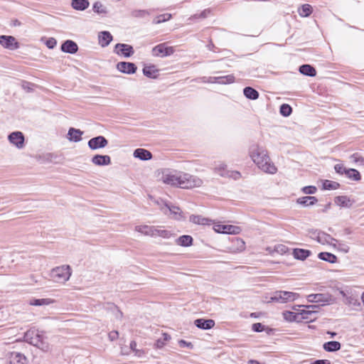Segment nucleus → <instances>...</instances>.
Wrapping results in <instances>:
<instances>
[{
    "mask_svg": "<svg viewBox=\"0 0 364 364\" xmlns=\"http://www.w3.org/2000/svg\"><path fill=\"white\" fill-rule=\"evenodd\" d=\"M164 345H165V342L164 341H162L161 338H159L156 341V348H161L164 347Z\"/></svg>",
    "mask_w": 364,
    "mask_h": 364,
    "instance_id": "62",
    "label": "nucleus"
},
{
    "mask_svg": "<svg viewBox=\"0 0 364 364\" xmlns=\"http://www.w3.org/2000/svg\"><path fill=\"white\" fill-rule=\"evenodd\" d=\"M142 71L143 74L149 78L156 79L158 76L159 70L154 65L144 66Z\"/></svg>",
    "mask_w": 364,
    "mask_h": 364,
    "instance_id": "29",
    "label": "nucleus"
},
{
    "mask_svg": "<svg viewBox=\"0 0 364 364\" xmlns=\"http://www.w3.org/2000/svg\"><path fill=\"white\" fill-rule=\"evenodd\" d=\"M54 302V300L50 298L46 299H31L29 300V304L31 306H48Z\"/></svg>",
    "mask_w": 364,
    "mask_h": 364,
    "instance_id": "30",
    "label": "nucleus"
},
{
    "mask_svg": "<svg viewBox=\"0 0 364 364\" xmlns=\"http://www.w3.org/2000/svg\"><path fill=\"white\" fill-rule=\"evenodd\" d=\"M24 341L36 347L43 353L51 350V346L48 342V338L46 332L36 328L28 330L23 336Z\"/></svg>",
    "mask_w": 364,
    "mask_h": 364,
    "instance_id": "3",
    "label": "nucleus"
},
{
    "mask_svg": "<svg viewBox=\"0 0 364 364\" xmlns=\"http://www.w3.org/2000/svg\"><path fill=\"white\" fill-rule=\"evenodd\" d=\"M90 5L88 0H72V7L77 11H84L88 8Z\"/></svg>",
    "mask_w": 364,
    "mask_h": 364,
    "instance_id": "31",
    "label": "nucleus"
},
{
    "mask_svg": "<svg viewBox=\"0 0 364 364\" xmlns=\"http://www.w3.org/2000/svg\"><path fill=\"white\" fill-rule=\"evenodd\" d=\"M311 364H331L328 360H316Z\"/></svg>",
    "mask_w": 364,
    "mask_h": 364,
    "instance_id": "61",
    "label": "nucleus"
},
{
    "mask_svg": "<svg viewBox=\"0 0 364 364\" xmlns=\"http://www.w3.org/2000/svg\"><path fill=\"white\" fill-rule=\"evenodd\" d=\"M118 332L116 331H112L109 333V338L111 341H114L118 338Z\"/></svg>",
    "mask_w": 364,
    "mask_h": 364,
    "instance_id": "60",
    "label": "nucleus"
},
{
    "mask_svg": "<svg viewBox=\"0 0 364 364\" xmlns=\"http://www.w3.org/2000/svg\"><path fill=\"white\" fill-rule=\"evenodd\" d=\"M249 154L254 163L262 171L274 174L277 172L276 166L270 162L267 152L258 144H254L250 146Z\"/></svg>",
    "mask_w": 364,
    "mask_h": 364,
    "instance_id": "2",
    "label": "nucleus"
},
{
    "mask_svg": "<svg viewBox=\"0 0 364 364\" xmlns=\"http://www.w3.org/2000/svg\"><path fill=\"white\" fill-rule=\"evenodd\" d=\"M309 302H326L328 301L327 296L323 294H312L307 296Z\"/></svg>",
    "mask_w": 364,
    "mask_h": 364,
    "instance_id": "36",
    "label": "nucleus"
},
{
    "mask_svg": "<svg viewBox=\"0 0 364 364\" xmlns=\"http://www.w3.org/2000/svg\"><path fill=\"white\" fill-rule=\"evenodd\" d=\"M71 270L69 265L58 267L53 269V277L59 282H65L70 279Z\"/></svg>",
    "mask_w": 364,
    "mask_h": 364,
    "instance_id": "5",
    "label": "nucleus"
},
{
    "mask_svg": "<svg viewBox=\"0 0 364 364\" xmlns=\"http://www.w3.org/2000/svg\"><path fill=\"white\" fill-rule=\"evenodd\" d=\"M154 231V237L159 236V237H161L164 238H169L172 235L171 232L166 230H161V229L155 228Z\"/></svg>",
    "mask_w": 364,
    "mask_h": 364,
    "instance_id": "42",
    "label": "nucleus"
},
{
    "mask_svg": "<svg viewBox=\"0 0 364 364\" xmlns=\"http://www.w3.org/2000/svg\"><path fill=\"white\" fill-rule=\"evenodd\" d=\"M350 159L355 163H360V164L364 165V158L360 156L358 153L350 155Z\"/></svg>",
    "mask_w": 364,
    "mask_h": 364,
    "instance_id": "52",
    "label": "nucleus"
},
{
    "mask_svg": "<svg viewBox=\"0 0 364 364\" xmlns=\"http://www.w3.org/2000/svg\"><path fill=\"white\" fill-rule=\"evenodd\" d=\"M92 9L97 14L106 13V11L105 10L103 5L99 1H97L93 4Z\"/></svg>",
    "mask_w": 364,
    "mask_h": 364,
    "instance_id": "49",
    "label": "nucleus"
},
{
    "mask_svg": "<svg viewBox=\"0 0 364 364\" xmlns=\"http://www.w3.org/2000/svg\"><path fill=\"white\" fill-rule=\"evenodd\" d=\"M26 361V356L18 352H13L11 353L9 358L10 364H25Z\"/></svg>",
    "mask_w": 364,
    "mask_h": 364,
    "instance_id": "23",
    "label": "nucleus"
},
{
    "mask_svg": "<svg viewBox=\"0 0 364 364\" xmlns=\"http://www.w3.org/2000/svg\"><path fill=\"white\" fill-rule=\"evenodd\" d=\"M274 250L277 253H279L281 255H284V254L287 252L288 247L286 245H278L275 246Z\"/></svg>",
    "mask_w": 364,
    "mask_h": 364,
    "instance_id": "53",
    "label": "nucleus"
},
{
    "mask_svg": "<svg viewBox=\"0 0 364 364\" xmlns=\"http://www.w3.org/2000/svg\"><path fill=\"white\" fill-rule=\"evenodd\" d=\"M335 203L343 208H350L353 201L346 196H339L334 198Z\"/></svg>",
    "mask_w": 364,
    "mask_h": 364,
    "instance_id": "24",
    "label": "nucleus"
},
{
    "mask_svg": "<svg viewBox=\"0 0 364 364\" xmlns=\"http://www.w3.org/2000/svg\"><path fill=\"white\" fill-rule=\"evenodd\" d=\"M116 68L119 72L129 75L135 73L137 70V67L134 63L125 61L119 62Z\"/></svg>",
    "mask_w": 364,
    "mask_h": 364,
    "instance_id": "12",
    "label": "nucleus"
},
{
    "mask_svg": "<svg viewBox=\"0 0 364 364\" xmlns=\"http://www.w3.org/2000/svg\"><path fill=\"white\" fill-rule=\"evenodd\" d=\"M345 175L352 181H358L361 178L360 172L355 168H348Z\"/></svg>",
    "mask_w": 364,
    "mask_h": 364,
    "instance_id": "38",
    "label": "nucleus"
},
{
    "mask_svg": "<svg viewBox=\"0 0 364 364\" xmlns=\"http://www.w3.org/2000/svg\"><path fill=\"white\" fill-rule=\"evenodd\" d=\"M312 11H313L312 6L308 4L301 5V6L298 10L299 14L301 17L309 16L311 14Z\"/></svg>",
    "mask_w": 364,
    "mask_h": 364,
    "instance_id": "37",
    "label": "nucleus"
},
{
    "mask_svg": "<svg viewBox=\"0 0 364 364\" xmlns=\"http://www.w3.org/2000/svg\"><path fill=\"white\" fill-rule=\"evenodd\" d=\"M161 210L165 214H168V212L171 215L173 219L181 220L183 218L182 212L181 209L178 206L168 205L167 203L164 204V206L161 208Z\"/></svg>",
    "mask_w": 364,
    "mask_h": 364,
    "instance_id": "14",
    "label": "nucleus"
},
{
    "mask_svg": "<svg viewBox=\"0 0 364 364\" xmlns=\"http://www.w3.org/2000/svg\"><path fill=\"white\" fill-rule=\"evenodd\" d=\"M323 348L327 352H336L341 349V344L338 341H331L324 343Z\"/></svg>",
    "mask_w": 364,
    "mask_h": 364,
    "instance_id": "28",
    "label": "nucleus"
},
{
    "mask_svg": "<svg viewBox=\"0 0 364 364\" xmlns=\"http://www.w3.org/2000/svg\"><path fill=\"white\" fill-rule=\"evenodd\" d=\"M336 243V247L338 250L343 252H345V253H347L349 252V247L344 244L343 242H340L338 240V242H335Z\"/></svg>",
    "mask_w": 364,
    "mask_h": 364,
    "instance_id": "47",
    "label": "nucleus"
},
{
    "mask_svg": "<svg viewBox=\"0 0 364 364\" xmlns=\"http://www.w3.org/2000/svg\"><path fill=\"white\" fill-rule=\"evenodd\" d=\"M318 305H309L306 306V309H303L299 312L300 320L312 322L316 318V315L318 314Z\"/></svg>",
    "mask_w": 364,
    "mask_h": 364,
    "instance_id": "6",
    "label": "nucleus"
},
{
    "mask_svg": "<svg viewBox=\"0 0 364 364\" xmlns=\"http://www.w3.org/2000/svg\"><path fill=\"white\" fill-rule=\"evenodd\" d=\"M298 297L296 293L287 291H277L270 297L271 301L284 304L288 301H294Z\"/></svg>",
    "mask_w": 364,
    "mask_h": 364,
    "instance_id": "4",
    "label": "nucleus"
},
{
    "mask_svg": "<svg viewBox=\"0 0 364 364\" xmlns=\"http://www.w3.org/2000/svg\"><path fill=\"white\" fill-rule=\"evenodd\" d=\"M318 257L323 261L328 262L331 264H334L337 262V257L330 252H323L318 255Z\"/></svg>",
    "mask_w": 364,
    "mask_h": 364,
    "instance_id": "34",
    "label": "nucleus"
},
{
    "mask_svg": "<svg viewBox=\"0 0 364 364\" xmlns=\"http://www.w3.org/2000/svg\"><path fill=\"white\" fill-rule=\"evenodd\" d=\"M171 339V336L167 333H163V341L165 342Z\"/></svg>",
    "mask_w": 364,
    "mask_h": 364,
    "instance_id": "64",
    "label": "nucleus"
},
{
    "mask_svg": "<svg viewBox=\"0 0 364 364\" xmlns=\"http://www.w3.org/2000/svg\"><path fill=\"white\" fill-rule=\"evenodd\" d=\"M318 199L315 196H303L296 199V203L304 207H308L315 205Z\"/></svg>",
    "mask_w": 364,
    "mask_h": 364,
    "instance_id": "21",
    "label": "nucleus"
},
{
    "mask_svg": "<svg viewBox=\"0 0 364 364\" xmlns=\"http://www.w3.org/2000/svg\"><path fill=\"white\" fill-rule=\"evenodd\" d=\"M148 14V12L145 10H136L134 11V16L136 17H143Z\"/></svg>",
    "mask_w": 364,
    "mask_h": 364,
    "instance_id": "57",
    "label": "nucleus"
},
{
    "mask_svg": "<svg viewBox=\"0 0 364 364\" xmlns=\"http://www.w3.org/2000/svg\"><path fill=\"white\" fill-rule=\"evenodd\" d=\"M60 49L64 53L75 54L78 50V46L75 41L72 40H66L62 43Z\"/></svg>",
    "mask_w": 364,
    "mask_h": 364,
    "instance_id": "16",
    "label": "nucleus"
},
{
    "mask_svg": "<svg viewBox=\"0 0 364 364\" xmlns=\"http://www.w3.org/2000/svg\"><path fill=\"white\" fill-rule=\"evenodd\" d=\"M155 227L148 226V225H138L136 226L135 229L137 232L143 233L146 235H149L151 237L154 236V230Z\"/></svg>",
    "mask_w": 364,
    "mask_h": 364,
    "instance_id": "35",
    "label": "nucleus"
},
{
    "mask_svg": "<svg viewBox=\"0 0 364 364\" xmlns=\"http://www.w3.org/2000/svg\"><path fill=\"white\" fill-rule=\"evenodd\" d=\"M292 255L295 259L303 261L311 255V252L309 250L295 248Z\"/></svg>",
    "mask_w": 364,
    "mask_h": 364,
    "instance_id": "22",
    "label": "nucleus"
},
{
    "mask_svg": "<svg viewBox=\"0 0 364 364\" xmlns=\"http://www.w3.org/2000/svg\"><path fill=\"white\" fill-rule=\"evenodd\" d=\"M211 82H216L219 84H230L235 81V77L232 75H228L225 76L210 77Z\"/></svg>",
    "mask_w": 364,
    "mask_h": 364,
    "instance_id": "27",
    "label": "nucleus"
},
{
    "mask_svg": "<svg viewBox=\"0 0 364 364\" xmlns=\"http://www.w3.org/2000/svg\"><path fill=\"white\" fill-rule=\"evenodd\" d=\"M245 97L249 100H255L259 97V92L252 87H245L243 89Z\"/></svg>",
    "mask_w": 364,
    "mask_h": 364,
    "instance_id": "32",
    "label": "nucleus"
},
{
    "mask_svg": "<svg viewBox=\"0 0 364 364\" xmlns=\"http://www.w3.org/2000/svg\"><path fill=\"white\" fill-rule=\"evenodd\" d=\"M235 243L237 245V250L242 251L245 247V242L240 238H236Z\"/></svg>",
    "mask_w": 364,
    "mask_h": 364,
    "instance_id": "56",
    "label": "nucleus"
},
{
    "mask_svg": "<svg viewBox=\"0 0 364 364\" xmlns=\"http://www.w3.org/2000/svg\"><path fill=\"white\" fill-rule=\"evenodd\" d=\"M179 345L181 347H188V348H191L193 347V345L191 343L187 342L184 340H181L179 341Z\"/></svg>",
    "mask_w": 364,
    "mask_h": 364,
    "instance_id": "58",
    "label": "nucleus"
},
{
    "mask_svg": "<svg viewBox=\"0 0 364 364\" xmlns=\"http://www.w3.org/2000/svg\"><path fill=\"white\" fill-rule=\"evenodd\" d=\"M10 143L15 145L18 149H22L24 146V136L21 132H14L8 136Z\"/></svg>",
    "mask_w": 364,
    "mask_h": 364,
    "instance_id": "13",
    "label": "nucleus"
},
{
    "mask_svg": "<svg viewBox=\"0 0 364 364\" xmlns=\"http://www.w3.org/2000/svg\"><path fill=\"white\" fill-rule=\"evenodd\" d=\"M317 237L316 240L322 245H330L333 247H336V244H333V242H338V240L332 237L329 234H327L323 231L320 233H316Z\"/></svg>",
    "mask_w": 364,
    "mask_h": 364,
    "instance_id": "15",
    "label": "nucleus"
},
{
    "mask_svg": "<svg viewBox=\"0 0 364 364\" xmlns=\"http://www.w3.org/2000/svg\"><path fill=\"white\" fill-rule=\"evenodd\" d=\"M227 165L221 163L218 164L215 168V171L216 173H218L221 176H226V173H228L226 171Z\"/></svg>",
    "mask_w": 364,
    "mask_h": 364,
    "instance_id": "45",
    "label": "nucleus"
},
{
    "mask_svg": "<svg viewBox=\"0 0 364 364\" xmlns=\"http://www.w3.org/2000/svg\"><path fill=\"white\" fill-rule=\"evenodd\" d=\"M321 232V230H311L309 231L310 237L312 239L316 240L317 237V235H318L316 233H320Z\"/></svg>",
    "mask_w": 364,
    "mask_h": 364,
    "instance_id": "59",
    "label": "nucleus"
},
{
    "mask_svg": "<svg viewBox=\"0 0 364 364\" xmlns=\"http://www.w3.org/2000/svg\"><path fill=\"white\" fill-rule=\"evenodd\" d=\"M171 14H161V15L156 16L154 19L153 23L155 24H158V23L168 21L171 19Z\"/></svg>",
    "mask_w": 364,
    "mask_h": 364,
    "instance_id": "44",
    "label": "nucleus"
},
{
    "mask_svg": "<svg viewBox=\"0 0 364 364\" xmlns=\"http://www.w3.org/2000/svg\"><path fill=\"white\" fill-rule=\"evenodd\" d=\"M190 221L198 225H205L208 219L203 218L200 215H191L190 216Z\"/></svg>",
    "mask_w": 364,
    "mask_h": 364,
    "instance_id": "41",
    "label": "nucleus"
},
{
    "mask_svg": "<svg viewBox=\"0 0 364 364\" xmlns=\"http://www.w3.org/2000/svg\"><path fill=\"white\" fill-rule=\"evenodd\" d=\"M112 39V36L109 31H101L98 34L99 43L103 48L107 47Z\"/></svg>",
    "mask_w": 364,
    "mask_h": 364,
    "instance_id": "20",
    "label": "nucleus"
},
{
    "mask_svg": "<svg viewBox=\"0 0 364 364\" xmlns=\"http://www.w3.org/2000/svg\"><path fill=\"white\" fill-rule=\"evenodd\" d=\"M107 144L108 140L101 135L90 139L87 142L88 147L92 150L105 148Z\"/></svg>",
    "mask_w": 364,
    "mask_h": 364,
    "instance_id": "10",
    "label": "nucleus"
},
{
    "mask_svg": "<svg viewBox=\"0 0 364 364\" xmlns=\"http://www.w3.org/2000/svg\"><path fill=\"white\" fill-rule=\"evenodd\" d=\"M21 22L17 19L12 21V25L14 26H21Z\"/></svg>",
    "mask_w": 364,
    "mask_h": 364,
    "instance_id": "63",
    "label": "nucleus"
},
{
    "mask_svg": "<svg viewBox=\"0 0 364 364\" xmlns=\"http://www.w3.org/2000/svg\"><path fill=\"white\" fill-rule=\"evenodd\" d=\"M226 176L232 177L235 180H238L241 178V173L239 171H231L230 173L228 172L226 173Z\"/></svg>",
    "mask_w": 364,
    "mask_h": 364,
    "instance_id": "54",
    "label": "nucleus"
},
{
    "mask_svg": "<svg viewBox=\"0 0 364 364\" xmlns=\"http://www.w3.org/2000/svg\"><path fill=\"white\" fill-rule=\"evenodd\" d=\"M279 112L283 117H289L292 112V108L288 104H282L280 106Z\"/></svg>",
    "mask_w": 364,
    "mask_h": 364,
    "instance_id": "43",
    "label": "nucleus"
},
{
    "mask_svg": "<svg viewBox=\"0 0 364 364\" xmlns=\"http://www.w3.org/2000/svg\"><path fill=\"white\" fill-rule=\"evenodd\" d=\"M213 228L215 232L223 234L237 235L239 234L241 231V228L240 227L232 225L218 224L215 225Z\"/></svg>",
    "mask_w": 364,
    "mask_h": 364,
    "instance_id": "9",
    "label": "nucleus"
},
{
    "mask_svg": "<svg viewBox=\"0 0 364 364\" xmlns=\"http://www.w3.org/2000/svg\"><path fill=\"white\" fill-rule=\"evenodd\" d=\"M0 45L2 46L4 48L11 50H16L20 47L19 43L14 36L6 35L0 36Z\"/></svg>",
    "mask_w": 364,
    "mask_h": 364,
    "instance_id": "8",
    "label": "nucleus"
},
{
    "mask_svg": "<svg viewBox=\"0 0 364 364\" xmlns=\"http://www.w3.org/2000/svg\"><path fill=\"white\" fill-rule=\"evenodd\" d=\"M340 186L339 183L330 180H324L322 183V188L323 190H336L340 188Z\"/></svg>",
    "mask_w": 364,
    "mask_h": 364,
    "instance_id": "39",
    "label": "nucleus"
},
{
    "mask_svg": "<svg viewBox=\"0 0 364 364\" xmlns=\"http://www.w3.org/2000/svg\"><path fill=\"white\" fill-rule=\"evenodd\" d=\"M299 71L304 75L309 77H314L316 75V70L312 65L309 64H304L299 66Z\"/></svg>",
    "mask_w": 364,
    "mask_h": 364,
    "instance_id": "26",
    "label": "nucleus"
},
{
    "mask_svg": "<svg viewBox=\"0 0 364 364\" xmlns=\"http://www.w3.org/2000/svg\"><path fill=\"white\" fill-rule=\"evenodd\" d=\"M114 52L117 55H122L125 58H129L134 53V48L132 46L125 43H117L114 47Z\"/></svg>",
    "mask_w": 364,
    "mask_h": 364,
    "instance_id": "11",
    "label": "nucleus"
},
{
    "mask_svg": "<svg viewBox=\"0 0 364 364\" xmlns=\"http://www.w3.org/2000/svg\"><path fill=\"white\" fill-rule=\"evenodd\" d=\"M133 156L134 158L142 161H148L152 159L153 155L151 151L147 149L138 148L134 151Z\"/></svg>",
    "mask_w": 364,
    "mask_h": 364,
    "instance_id": "18",
    "label": "nucleus"
},
{
    "mask_svg": "<svg viewBox=\"0 0 364 364\" xmlns=\"http://www.w3.org/2000/svg\"><path fill=\"white\" fill-rule=\"evenodd\" d=\"M175 50L171 46H166L165 43H160L152 48V55L157 57L171 55Z\"/></svg>",
    "mask_w": 364,
    "mask_h": 364,
    "instance_id": "7",
    "label": "nucleus"
},
{
    "mask_svg": "<svg viewBox=\"0 0 364 364\" xmlns=\"http://www.w3.org/2000/svg\"><path fill=\"white\" fill-rule=\"evenodd\" d=\"M252 330L257 333L262 332L265 330V326L261 323H255L252 325Z\"/></svg>",
    "mask_w": 364,
    "mask_h": 364,
    "instance_id": "51",
    "label": "nucleus"
},
{
    "mask_svg": "<svg viewBox=\"0 0 364 364\" xmlns=\"http://www.w3.org/2000/svg\"><path fill=\"white\" fill-rule=\"evenodd\" d=\"M161 181L168 185L188 189L200 187L203 183L202 180L197 176L171 169L162 171Z\"/></svg>",
    "mask_w": 364,
    "mask_h": 364,
    "instance_id": "1",
    "label": "nucleus"
},
{
    "mask_svg": "<svg viewBox=\"0 0 364 364\" xmlns=\"http://www.w3.org/2000/svg\"><path fill=\"white\" fill-rule=\"evenodd\" d=\"M301 191L306 195L314 194L317 191V188L314 186H307L303 187Z\"/></svg>",
    "mask_w": 364,
    "mask_h": 364,
    "instance_id": "46",
    "label": "nucleus"
},
{
    "mask_svg": "<svg viewBox=\"0 0 364 364\" xmlns=\"http://www.w3.org/2000/svg\"><path fill=\"white\" fill-rule=\"evenodd\" d=\"M284 318L289 321H300V316L299 313H294L291 311H284L283 313Z\"/></svg>",
    "mask_w": 364,
    "mask_h": 364,
    "instance_id": "40",
    "label": "nucleus"
},
{
    "mask_svg": "<svg viewBox=\"0 0 364 364\" xmlns=\"http://www.w3.org/2000/svg\"><path fill=\"white\" fill-rule=\"evenodd\" d=\"M193 237L191 235H183L176 240L177 245L182 247H189L193 244Z\"/></svg>",
    "mask_w": 364,
    "mask_h": 364,
    "instance_id": "33",
    "label": "nucleus"
},
{
    "mask_svg": "<svg viewBox=\"0 0 364 364\" xmlns=\"http://www.w3.org/2000/svg\"><path fill=\"white\" fill-rule=\"evenodd\" d=\"M91 161L93 164L99 166H108L111 164V158L108 155L96 154L92 156Z\"/></svg>",
    "mask_w": 364,
    "mask_h": 364,
    "instance_id": "17",
    "label": "nucleus"
},
{
    "mask_svg": "<svg viewBox=\"0 0 364 364\" xmlns=\"http://www.w3.org/2000/svg\"><path fill=\"white\" fill-rule=\"evenodd\" d=\"M210 13H211L210 9H205L202 12H200L199 14H196L193 15L190 18V19L199 18H205Z\"/></svg>",
    "mask_w": 364,
    "mask_h": 364,
    "instance_id": "48",
    "label": "nucleus"
},
{
    "mask_svg": "<svg viewBox=\"0 0 364 364\" xmlns=\"http://www.w3.org/2000/svg\"><path fill=\"white\" fill-rule=\"evenodd\" d=\"M196 327L203 330H209L214 327L215 321L213 319L198 318L194 321Z\"/></svg>",
    "mask_w": 364,
    "mask_h": 364,
    "instance_id": "19",
    "label": "nucleus"
},
{
    "mask_svg": "<svg viewBox=\"0 0 364 364\" xmlns=\"http://www.w3.org/2000/svg\"><path fill=\"white\" fill-rule=\"evenodd\" d=\"M83 132L75 128H70L68 130V139L71 141L78 142L82 140Z\"/></svg>",
    "mask_w": 364,
    "mask_h": 364,
    "instance_id": "25",
    "label": "nucleus"
},
{
    "mask_svg": "<svg viewBox=\"0 0 364 364\" xmlns=\"http://www.w3.org/2000/svg\"><path fill=\"white\" fill-rule=\"evenodd\" d=\"M57 44V41L53 38H50L48 40H47L46 45L48 48H53Z\"/></svg>",
    "mask_w": 364,
    "mask_h": 364,
    "instance_id": "55",
    "label": "nucleus"
},
{
    "mask_svg": "<svg viewBox=\"0 0 364 364\" xmlns=\"http://www.w3.org/2000/svg\"><path fill=\"white\" fill-rule=\"evenodd\" d=\"M348 169V168L344 167V166L341 164H338L334 166L335 171L341 175L346 174Z\"/></svg>",
    "mask_w": 364,
    "mask_h": 364,
    "instance_id": "50",
    "label": "nucleus"
}]
</instances>
